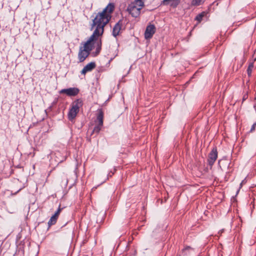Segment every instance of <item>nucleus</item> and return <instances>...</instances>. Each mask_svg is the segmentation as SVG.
Listing matches in <instances>:
<instances>
[{
	"label": "nucleus",
	"instance_id": "obj_9",
	"mask_svg": "<svg viewBox=\"0 0 256 256\" xmlns=\"http://www.w3.org/2000/svg\"><path fill=\"white\" fill-rule=\"evenodd\" d=\"M90 54V53L86 50L83 49L82 48H80L78 54V58L80 62H83Z\"/></svg>",
	"mask_w": 256,
	"mask_h": 256
},
{
	"label": "nucleus",
	"instance_id": "obj_16",
	"mask_svg": "<svg viewBox=\"0 0 256 256\" xmlns=\"http://www.w3.org/2000/svg\"><path fill=\"white\" fill-rule=\"evenodd\" d=\"M204 16V13L202 12L198 14L195 18V20H197L198 22H200L202 19V18Z\"/></svg>",
	"mask_w": 256,
	"mask_h": 256
},
{
	"label": "nucleus",
	"instance_id": "obj_1",
	"mask_svg": "<svg viewBox=\"0 0 256 256\" xmlns=\"http://www.w3.org/2000/svg\"><path fill=\"white\" fill-rule=\"evenodd\" d=\"M114 10L112 3H109L102 11L94 13L92 16L93 18L91 24V30L95 28L93 33L98 36H102L104 28L109 22L112 18V14Z\"/></svg>",
	"mask_w": 256,
	"mask_h": 256
},
{
	"label": "nucleus",
	"instance_id": "obj_13",
	"mask_svg": "<svg viewBox=\"0 0 256 256\" xmlns=\"http://www.w3.org/2000/svg\"><path fill=\"white\" fill-rule=\"evenodd\" d=\"M102 49V41L100 40L98 42H97L96 51L92 53V56H98Z\"/></svg>",
	"mask_w": 256,
	"mask_h": 256
},
{
	"label": "nucleus",
	"instance_id": "obj_19",
	"mask_svg": "<svg viewBox=\"0 0 256 256\" xmlns=\"http://www.w3.org/2000/svg\"><path fill=\"white\" fill-rule=\"evenodd\" d=\"M256 126V122L250 128V132H254L255 130Z\"/></svg>",
	"mask_w": 256,
	"mask_h": 256
},
{
	"label": "nucleus",
	"instance_id": "obj_4",
	"mask_svg": "<svg viewBox=\"0 0 256 256\" xmlns=\"http://www.w3.org/2000/svg\"><path fill=\"white\" fill-rule=\"evenodd\" d=\"M82 106V101L80 99L76 100L72 104L71 108L68 114L69 120H72L76 116L79 112L80 108Z\"/></svg>",
	"mask_w": 256,
	"mask_h": 256
},
{
	"label": "nucleus",
	"instance_id": "obj_2",
	"mask_svg": "<svg viewBox=\"0 0 256 256\" xmlns=\"http://www.w3.org/2000/svg\"><path fill=\"white\" fill-rule=\"evenodd\" d=\"M144 6V2L142 0H135L128 6L127 11L132 17L137 18L140 16V10Z\"/></svg>",
	"mask_w": 256,
	"mask_h": 256
},
{
	"label": "nucleus",
	"instance_id": "obj_18",
	"mask_svg": "<svg viewBox=\"0 0 256 256\" xmlns=\"http://www.w3.org/2000/svg\"><path fill=\"white\" fill-rule=\"evenodd\" d=\"M62 208H60V206H59L58 208V210L56 211V212L54 213V216H56V217H57L58 218V216L62 210Z\"/></svg>",
	"mask_w": 256,
	"mask_h": 256
},
{
	"label": "nucleus",
	"instance_id": "obj_20",
	"mask_svg": "<svg viewBox=\"0 0 256 256\" xmlns=\"http://www.w3.org/2000/svg\"><path fill=\"white\" fill-rule=\"evenodd\" d=\"M246 178H245L244 180H242V182H241V183L240 184V188H242V184H246Z\"/></svg>",
	"mask_w": 256,
	"mask_h": 256
},
{
	"label": "nucleus",
	"instance_id": "obj_8",
	"mask_svg": "<svg viewBox=\"0 0 256 256\" xmlns=\"http://www.w3.org/2000/svg\"><path fill=\"white\" fill-rule=\"evenodd\" d=\"M218 158V151L217 149L216 148H212V151L208 154V164L210 166H212L216 160Z\"/></svg>",
	"mask_w": 256,
	"mask_h": 256
},
{
	"label": "nucleus",
	"instance_id": "obj_3",
	"mask_svg": "<svg viewBox=\"0 0 256 256\" xmlns=\"http://www.w3.org/2000/svg\"><path fill=\"white\" fill-rule=\"evenodd\" d=\"M96 117V120H94L96 126L94 128L92 134H98L103 126L104 112L102 108L97 110Z\"/></svg>",
	"mask_w": 256,
	"mask_h": 256
},
{
	"label": "nucleus",
	"instance_id": "obj_10",
	"mask_svg": "<svg viewBox=\"0 0 256 256\" xmlns=\"http://www.w3.org/2000/svg\"><path fill=\"white\" fill-rule=\"evenodd\" d=\"M180 0H163L162 2V4L164 6H170L171 7L175 8L180 3Z\"/></svg>",
	"mask_w": 256,
	"mask_h": 256
},
{
	"label": "nucleus",
	"instance_id": "obj_6",
	"mask_svg": "<svg viewBox=\"0 0 256 256\" xmlns=\"http://www.w3.org/2000/svg\"><path fill=\"white\" fill-rule=\"evenodd\" d=\"M156 31V28L154 24H150L147 26L145 32L144 38L146 40L151 38Z\"/></svg>",
	"mask_w": 256,
	"mask_h": 256
},
{
	"label": "nucleus",
	"instance_id": "obj_5",
	"mask_svg": "<svg viewBox=\"0 0 256 256\" xmlns=\"http://www.w3.org/2000/svg\"><path fill=\"white\" fill-rule=\"evenodd\" d=\"M100 36L94 34V33L89 38L88 40L85 42L83 49L86 50L90 53L94 47V41L96 40Z\"/></svg>",
	"mask_w": 256,
	"mask_h": 256
},
{
	"label": "nucleus",
	"instance_id": "obj_14",
	"mask_svg": "<svg viewBox=\"0 0 256 256\" xmlns=\"http://www.w3.org/2000/svg\"><path fill=\"white\" fill-rule=\"evenodd\" d=\"M57 220L58 218L53 215L48 222V226H51L54 224L56 223Z\"/></svg>",
	"mask_w": 256,
	"mask_h": 256
},
{
	"label": "nucleus",
	"instance_id": "obj_21",
	"mask_svg": "<svg viewBox=\"0 0 256 256\" xmlns=\"http://www.w3.org/2000/svg\"><path fill=\"white\" fill-rule=\"evenodd\" d=\"M220 160H219V161H218V164H220Z\"/></svg>",
	"mask_w": 256,
	"mask_h": 256
},
{
	"label": "nucleus",
	"instance_id": "obj_12",
	"mask_svg": "<svg viewBox=\"0 0 256 256\" xmlns=\"http://www.w3.org/2000/svg\"><path fill=\"white\" fill-rule=\"evenodd\" d=\"M122 21L120 20L114 26L112 29V35L114 37H116L119 35L120 31L122 29Z\"/></svg>",
	"mask_w": 256,
	"mask_h": 256
},
{
	"label": "nucleus",
	"instance_id": "obj_7",
	"mask_svg": "<svg viewBox=\"0 0 256 256\" xmlns=\"http://www.w3.org/2000/svg\"><path fill=\"white\" fill-rule=\"evenodd\" d=\"M79 90L76 88H70L66 89H62L60 91V94H65L68 96H76L79 92Z\"/></svg>",
	"mask_w": 256,
	"mask_h": 256
},
{
	"label": "nucleus",
	"instance_id": "obj_15",
	"mask_svg": "<svg viewBox=\"0 0 256 256\" xmlns=\"http://www.w3.org/2000/svg\"><path fill=\"white\" fill-rule=\"evenodd\" d=\"M205 0H192V5L194 6H199L203 3Z\"/></svg>",
	"mask_w": 256,
	"mask_h": 256
},
{
	"label": "nucleus",
	"instance_id": "obj_11",
	"mask_svg": "<svg viewBox=\"0 0 256 256\" xmlns=\"http://www.w3.org/2000/svg\"><path fill=\"white\" fill-rule=\"evenodd\" d=\"M96 66V63L94 62H90L87 64L81 71V74L85 75L88 72L92 71Z\"/></svg>",
	"mask_w": 256,
	"mask_h": 256
},
{
	"label": "nucleus",
	"instance_id": "obj_17",
	"mask_svg": "<svg viewBox=\"0 0 256 256\" xmlns=\"http://www.w3.org/2000/svg\"><path fill=\"white\" fill-rule=\"evenodd\" d=\"M254 64H250L247 69L248 74L249 76H251Z\"/></svg>",
	"mask_w": 256,
	"mask_h": 256
}]
</instances>
